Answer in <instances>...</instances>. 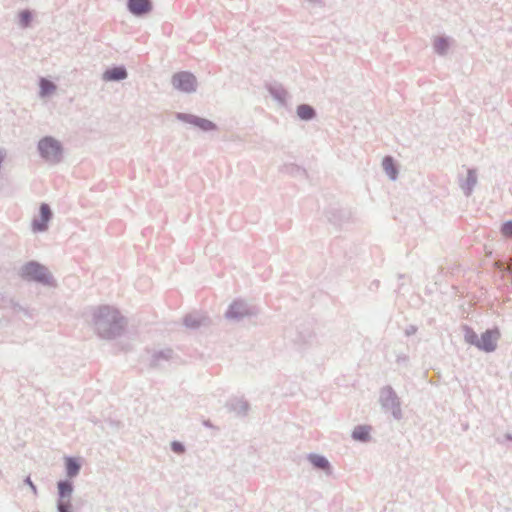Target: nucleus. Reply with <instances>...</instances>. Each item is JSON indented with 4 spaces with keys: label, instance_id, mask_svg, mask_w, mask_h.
Wrapping results in <instances>:
<instances>
[{
    "label": "nucleus",
    "instance_id": "16",
    "mask_svg": "<svg viewBox=\"0 0 512 512\" xmlns=\"http://www.w3.org/2000/svg\"><path fill=\"white\" fill-rule=\"evenodd\" d=\"M310 461L319 468L325 469L328 467V461L324 457L313 455L310 457Z\"/></svg>",
    "mask_w": 512,
    "mask_h": 512
},
{
    "label": "nucleus",
    "instance_id": "5",
    "mask_svg": "<svg viewBox=\"0 0 512 512\" xmlns=\"http://www.w3.org/2000/svg\"><path fill=\"white\" fill-rule=\"evenodd\" d=\"M128 8L135 15L148 13L152 6L149 0H129Z\"/></svg>",
    "mask_w": 512,
    "mask_h": 512
},
{
    "label": "nucleus",
    "instance_id": "11",
    "mask_svg": "<svg viewBox=\"0 0 512 512\" xmlns=\"http://www.w3.org/2000/svg\"><path fill=\"white\" fill-rule=\"evenodd\" d=\"M383 168L385 170V172L392 178V179H395L396 177V174H397V171H396V168L394 167V164H393V160L392 158L390 157H386L384 160H383Z\"/></svg>",
    "mask_w": 512,
    "mask_h": 512
},
{
    "label": "nucleus",
    "instance_id": "21",
    "mask_svg": "<svg viewBox=\"0 0 512 512\" xmlns=\"http://www.w3.org/2000/svg\"><path fill=\"white\" fill-rule=\"evenodd\" d=\"M172 447H173V450H174L175 452L180 453V452H182V451H183V447H182V445H181L180 443H176V442H175V443H173V444H172Z\"/></svg>",
    "mask_w": 512,
    "mask_h": 512
},
{
    "label": "nucleus",
    "instance_id": "1",
    "mask_svg": "<svg viewBox=\"0 0 512 512\" xmlns=\"http://www.w3.org/2000/svg\"><path fill=\"white\" fill-rule=\"evenodd\" d=\"M39 151L41 155L51 162H57L61 157V147L53 138L46 137L39 142Z\"/></svg>",
    "mask_w": 512,
    "mask_h": 512
},
{
    "label": "nucleus",
    "instance_id": "2",
    "mask_svg": "<svg viewBox=\"0 0 512 512\" xmlns=\"http://www.w3.org/2000/svg\"><path fill=\"white\" fill-rule=\"evenodd\" d=\"M22 276L26 279L45 282L49 275L45 267L36 262H30L23 267Z\"/></svg>",
    "mask_w": 512,
    "mask_h": 512
},
{
    "label": "nucleus",
    "instance_id": "8",
    "mask_svg": "<svg viewBox=\"0 0 512 512\" xmlns=\"http://www.w3.org/2000/svg\"><path fill=\"white\" fill-rule=\"evenodd\" d=\"M56 86L49 80L42 78L40 81V94L41 96H47L53 93Z\"/></svg>",
    "mask_w": 512,
    "mask_h": 512
},
{
    "label": "nucleus",
    "instance_id": "10",
    "mask_svg": "<svg viewBox=\"0 0 512 512\" xmlns=\"http://www.w3.org/2000/svg\"><path fill=\"white\" fill-rule=\"evenodd\" d=\"M297 114L301 119L308 120L314 116V110L308 105H301L297 109Z\"/></svg>",
    "mask_w": 512,
    "mask_h": 512
},
{
    "label": "nucleus",
    "instance_id": "24",
    "mask_svg": "<svg viewBox=\"0 0 512 512\" xmlns=\"http://www.w3.org/2000/svg\"><path fill=\"white\" fill-rule=\"evenodd\" d=\"M234 309V306H231V309L229 311V313L231 314L232 313V310Z\"/></svg>",
    "mask_w": 512,
    "mask_h": 512
},
{
    "label": "nucleus",
    "instance_id": "14",
    "mask_svg": "<svg viewBox=\"0 0 512 512\" xmlns=\"http://www.w3.org/2000/svg\"><path fill=\"white\" fill-rule=\"evenodd\" d=\"M58 489L61 497H69L72 493V485L68 482H60Z\"/></svg>",
    "mask_w": 512,
    "mask_h": 512
},
{
    "label": "nucleus",
    "instance_id": "15",
    "mask_svg": "<svg viewBox=\"0 0 512 512\" xmlns=\"http://www.w3.org/2000/svg\"><path fill=\"white\" fill-rule=\"evenodd\" d=\"M465 340L467 343L471 344V345H475L476 347L479 348V338L477 336V334L472 331L471 329H467L466 330V334H465Z\"/></svg>",
    "mask_w": 512,
    "mask_h": 512
},
{
    "label": "nucleus",
    "instance_id": "17",
    "mask_svg": "<svg viewBox=\"0 0 512 512\" xmlns=\"http://www.w3.org/2000/svg\"><path fill=\"white\" fill-rule=\"evenodd\" d=\"M195 123L204 130H211L214 128V124L209 120L198 119Z\"/></svg>",
    "mask_w": 512,
    "mask_h": 512
},
{
    "label": "nucleus",
    "instance_id": "13",
    "mask_svg": "<svg viewBox=\"0 0 512 512\" xmlns=\"http://www.w3.org/2000/svg\"><path fill=\"white\" fill-rule=\"evenodd\" d=\"M18 17L19 22L21 23L23 28L28 27L30 22L32 21V13L28 10L21 11Z\"/></svg>",
    "mask_w": 512,
    "mask_h": 512
},
{
    "label": "nucleus",
    "instance_id": "19",
    "mask_svg": "<svg viewBox=\"0 0 512 512\" xmlns=\"http://www.w3.org/2000/svg\"><path fill=\"white\" fill-rule=\"evenodd\" d=\"M435 47H436V49H437V51H438L439 53H443V52H444V50H445V49H446V47H447V43H446V41H445L444 39L439 38V40H438V41H437V43L435 44Z\"/></svg>",
    "mask_w": 512,
    "mask_h": 512
},
{
    "label": "nucleus",
    "instance_id": "6",
    "mask_svg": "<svg viewBox=\"0 0 512 512\" xmlns=\"http://www.w3.org/2000/svg\"><path fill=\"white\" fill-rule=\"evenodd\" d=\"M41 220L33 222L34 231H44L47 228V223L51 218V210L47 204H42L40 207Z\"/></svg>",
    "mask_w": 512,
    "mask_h": 512
},
{
    "label": "nucleus",
    "instance_id": "7",
    "mask_svg": "<svg viewBox=\"0 0 512 512\" xmlns=\"http://www.w3.org/2000/svg\"><path fill=\"white\" fill-rule=\"evenodd\" d=\"M127 76L126 70L123 67H114L108 69L103 74L105 81H118L125 79Z\"/></svg>",
    "mask_w": 512,
    "mask_h": 512
},
{
    "label": "nucleus",
    "instance_id": "23",
    "mask_svg": "<svg viewBox=\"0 0 512 512\" xmlns=\"http://www.w3.org/2000/svg\"><path fill=\"white\" fill-rule=\"evenodd\" d=\"M27 482H28V483H29V485H30V486L35 490V487H34V485L32 484V482L30 481V479H29V478L27 479Z\"/></svg>",
    "mask_w": 512,
    "mask_h": 512
},
{
    "label": "nucleus",
    "instance_id": "20",
    "mask_svg": "<svg viewBox=\"0 0 512 512\" xmlns=\"http://www.w3.org/2000/svg\"><path fill=\"white\" fill-rule=\"evenodd\" d=\"M110 313L112 314L111 318H112L113 320H116V312H114V311H110V309H109V308H107V307H106V308H103V309H101V310H100V316H101V317H102V316H104V315H106V314L108 315V314H110Z\"/></svg>",
    "mask_w": 512,
    "mask_h": 512
},
{
    "label": "nucleus",
    "instance_id": "18",
    "mask_svg": "<svg viewBox=\"0 0 512 512\" xmlns=\"http://www.w3.org/2000/svg\"><path fill=\"white\" fill-rule=\"evenodd\" d=\"M501 232L504 236H512V221L504 223Z\"/></svg>",
    "mask_w": 512,
    "mask_h": 512
},
{
    "label": "nucleus",
    "instance_id": "12",
    "mask_svg": "<svg viewBox=\"0 0 512 512\" xmlns=\"http://www.w3.org/2000/svg\"><path fill=\"white\" fill-rule=\"evenodd\" d=\"M79 464L72 458L67 459L66 461V470L67 474L70 477L75 476L79 471Z\"/></svg>",
    "mask_w": 512,
    "mask_h": 512
},
{
    "label": "nucleus",
    "instance_id": "9",
    "mask_svg": "<svg viewBox=\"0 0 512 512\" xmlns=\"http://www.w3.org/2000/svg\"><path fill=\"white\" fill-rule=\"evenodd\" d=\"M369 437V428L365 426L356 427L353 431V438L356 440L366 441Z\"/></svg>",
    "mask_w": 512,
    "mask_h": 512
},
{
    "label": "nucleus",
    "instance_id": "3",
    "mask_svg": "<svg viewBox=\"0 0 512 512\" xmlns=\"http://www.w3.org/2000/svg\"><path fill=\"white\" fill-rule=\"evenodd\" d=\"M173 86L183 92H192L196 87L195 77L188 72H179L172 77Z\"/></svg>",
    "mask_w": 512,
    "mask_h": 512
},
{
    "label": "nucleus",
    "instance_id": "22",
    "mask_svg": "<svg viewBox=\"0 0 512 512\" xmlns=\"http://www.w3.org/2000/svg\"><path fill=\"white\" fill-rule=\"evenodd\" d=\"M58 509H59V512H69L68 507L62 503L59 504Z\"/></svg>",
    "mask_w": 512,
    "mask_h": 512
},
{
    "label": "nucleus",
    "instance_id": "4",
    "mask_svg": "<svg viewBox=\"0 0 512 512\" xmlns=\"http://www.w3.org/2000/svg\"><path fill=\"white\" fill-rule=\"evenodd\" d=\"M500 338V332L497 329L487 330L481 335L479 340V349L486 352H492L497 346V342Z\"/></svg>",
    "mask_w": 512,
    "mask_h": 512
}]
</instances>
